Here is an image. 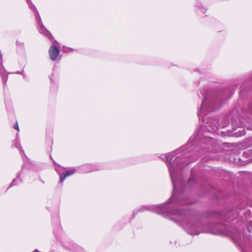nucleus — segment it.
Segmentation results:
<instances>
[{
	"label": "nucleus",
	"instance_id": "obj_1",
	"mask_svg": "<svg viewBox=\"0 0 252 252\" xmlns=\"http://www.w3.org/2000/svg\"><path fill=\"white\" fill-rule=\"evenodd\" d=\"M194 202L193 198H188L172 192L168 200L160 205H149L142 206L133 211V218L138 213L146 211L157 213L164 218H168L178 223L189 234L197 235L201 233H210L215 235L229 236L240 249V229L230 231L228 225L234 224L237 220L238 214L236 211L231 210L217 215L218 218L223 223L220 228L214 229L212 224L203 222L200 217L192 215L189 207L181 209H175L178 205H189Z\"/></svg>",
	"mask_w": 252,
	"mask_h": 252
},
{
	"label": "nucleus",
	"instance_id": "obj_2",
	"mask_svg": "<svg viewBox=\"0 0 252 252\" xmlns=\"http://www.w3.org/2000/svg\"><path fill=\"white\" fill-rule=\"evenodd\" d=\"M195 142L193 136H191L187 144L160 157L168 167L173 187V192L188 198H192L190 192L197 185L196 178L193 175L194 169L192 168L191 177L185 184L183 173L190 163L196 160L203 154Z\"/></svg>",
	"mask_w": 252,
	"mask_h": 252
},
{
	"label": "nucleus",
	"instance_id": "obj_3",
	"mask_svg": "<svg viewBox=\"0 0 252 252\" xmlns=\"http://www.w3.org/2000/svg\"><path fill=\"white\" fill-rule=\"evenodd\" d=\"M225 92L218 94V93H215L208 88L200 91V94L203 99L200 106L198 107L197 115L199 120L202 121V125L204 126H202L197 133L192 136L203 154L207 152L210 146H212L215 141L208 136H202V131L206 129L211 132H216L220 126L225 127L230 123L229 116L223 117L220 124L216 118L208 117L207 121L205 119V116L209 113L215 111L220 107L224 99L229 98V96H225Z\"/></svg>",
	"mask_w": 252,
	"mask_h": 252
},
{
	"label": "nucleus",
	"instance_id": "obj_4",
	"mask_svg": "<svg viewBox=\"0 0 252 252\" xmlns=\"http://www.w3.org/2000/svg\"><path fill=\"white\" fill-rule=\"evenodd\" d=\"M239 123L233 117L231 119V125L233 129V135L236 137L244 135L247 130H252V98L243 107L242 113L238 118Z\"/></svg>",
	"mask_w": 252,
	"mask_h": 252
},
{
	"label": "nucleus",
	"instance_id": "obj_5",
	"mask_svg": "<svg viewBox=\"0 0 252 252\" xmlns=\"http://www.w3.org/2000/svg\"><path fill=\"white\" fill-rule=\"evenodd\" d=\"M54 164L56 166L55 170L60 176V180L58 184V187H62L63 183L66 178L73 175L77 170H79L82 173H88L100 170L102 169L101 166L98 163H88L83 164L76 168H71L66 172H63L64 168L57 164L53 160Z\"/></svg>",
	"mask_w": 252,
	"mask_h": 252
},
{
	"label": "nucleus",
	"instance_id": "obj_6",
	"mask_svg": "<svg viewBox=\"0 0 252 252\" xmlns=\"http://www.w3.org/2000/svg\"><path fill=\"white\" fill-rule=\"evenodd\" d=\"M14 145L15 147L19 150L23 160V163L21 170L17 173L16 178L12 180V182L9 186L8 189L14 186L19 185L22 183L23 181V179L27 172V170L31 169L32 166V162L30 161L28 158L25 155L24 151L22 149L20 142V138L15 139Z\"/></svg>",
	"mask_w": 252,
	"mask_h": 252
},
{
	"label": "nucleus",
	"instance_id": "obj_7",
	"mask_svg": "<svg viewBox=\"0 0 252 252\" xmlns=\"http://www.w3.org/2000/svg\"><path fill=\"white\" fill-rule=\"evenodd\" d=\"M29 7L34 12L39 32L41 34H44L50 40L52 41L53 39V36L43 25L40 15L35 6L32 3H31L29 5Z\"/></svg>",
	"mask_w": 252,
	"mask_h": 252
},
{
	"label": "nucleus",
	"instance_id": "obj_8",
	"mask_svg": "<svg viewBox=\"0 0 252 252\" xmlns=\"http://www.w3.org/2000/svg\"><path fill=\"white\" fill-rule=\"evenodd\" d=\"M53 43L54 44L50 47L48 53L50 59L52 61H55L60 53V49L56 45L54 44L55 43L58 44L57 41L55 40Z\"/></svg>",
	"mask_w": 252,
	"mask_h": 252
},
{
	"label": "nucleus",
	"instance_id": "obj_9",
	"mask_svg": "<svg viewBox=\"0 0 252 252\" xmlns=\"http://www.w3.org/2000/svg\"><path fill=\"white\" fill-rule=\"evenodd\" d=\"M194 8L195 12L202 17H205L207 8L202 4L201 0H196Z\"/></svg>",
	"mask_w": 252,
	"mask_h": 252
},
{
	"label": "nucleus",
	"instance_id": "obj_10",
	"mask_svg": "<svg viewBox=\"0 0 252 252\" xmlns=\"http://www.w3.org/2000/svg\"><path fill=\"white\" fill-rule=\"evenodd\" d=\"M64 247L72 252H86L83 248L72 242H70L65 245Z\"/></svg>",
	"mask_w": 252,
	"mask_h": 252
},
{
	"label": "nucleus",
	"instance_id": "obj_11",
	"mask_svg": "<svg viewBox=\"0 0 252 252\" xmlns=\"http://www.w3.org/2000/svg\"><path fill=\"white\" fill-rule=\"evenodd\" d=\"M250 91V87L245 88L243 86L240 87V90L239 92V99L238 100L239 103H240V101H242L245 100V97L247 95V94L249 93Z\"/></svg>",
	"mask_w": 252,
	"mask_h": 252
},
{
	"label": "nucleus",
	"instance_id": "obj_12",
	"mask_svg": "<svg viewBox=\"0 0 252 252\" xmlns=\"http://www.w3.org/2000/svg\"><path fill=\"white\" fill-rule=\"evenodd\" d=\"M242 157L243 158H248L246 161L249 162H252V151L248 150L244 152L242 155Z\"/></svg>",
	"mask_w": 252,
	"mask_h": 252
},
{
	"label": "nucleus",
	"instance_id": "obj_13",
	"mask_svg": "<svg viewBox=\"0 0 252 252\" xmlns=\"http://www.w3.org/2000/svg\"><path fill=\"white\" fill-rule=\"evenodd\" d=\"M242 147L247 149L252 146V137H249L242 143Z\"/></svg>",
	"mask_w": 252,
	"mask_h": 252
},
{
	"label": "nucleus",
	"instance_id": "obj_14",
	"mask_svg": "<svg viewBox=\"0 0 252 252\" xmlns=\"http://www.w3.org/2000/svg\"><path fill=\"white\" fill-rule=\"evenodd\" d=\"M244 216H242V220L243 222L245 221H247L248 220L250 219L251 216V211L248 210H246L245 212L243 213Z\"/></svg>",
	"mask_w": 252,
	"mask_h": 252
},
{
	"label": "nucleus",
	"instance_id": "obj_15",
	"mask_svg": "<svg viewBox=\"0 0 252 252\" xmlns=\"http://www.w3.org/2000/svg\"><path fill=\"white\" fill-rule=\"evenodd\" d=\"M250 80L252 81V73L247 74V75H244L241 76V80Z\"/></svg>",
	"mask_w": 252,
	"mask_h": 252
},
{
	"label": "nucleus",
	"instance_id": "obj_16",
	"mask_svg": "<svg viewBox=\"0 0 252 252\" xmlns=\"http://www.w3.org/2000/svg\"><path fill=\"white\" fill-rule=\"evenodd\" d=\"M74 51H76L77 50H76L75 49L71 48L66 47H64L63 48V51L65 53H67V52H72Z\"/></svg>",
	"mask_w": 252,
	"mask_h": 252
},
{
	"label": "nucleus",
	"instance_id": "obj_17",
	"mask_svg": "<svg viewBox=\"0 0 252 252\" xmlns=\"http://www.w3.org/2000/svg\"><path fill=\"white\" fill-rule=\"evenodd\" d=\"M13 74H21L22 75L23 77L25 79L26 78V75L25 74V72H24V69H23L21 71H17L16 72H14V73H13Z\"/></svg>",
	"mask_w": 252,
	"mask_h": 252
},
{
	"label": "nucleus",
	"instance_id": "obj_18",
	"mask_svg": "<svg viewBox=\"0 0 252 252\" xmlns=\"http://www.w3.org/2000/svg\"><path fill=\"white\" fill-rule=\"evenodd\" d=\"M247 229L249 232H251V230H252V221L249 222L247 226Z\"/></svg>",
	"mask_w": 252,
	"mask_h": 252
},
{
	"label": "nucleus",
	"instance_id": "obj_19",
	"mask_svg": "<svg viewBox=\"0 0 252 252\" xmlns=\"http://www.w3.org/2000/svg\"><path fill=\"white\" fill-rule=\"evenodd\" d=\"M13 128L17 130L18 131H19V126L17 122H16L15 124L14 125Z\"/></svg>",
	"mask_w": 252,
	"mask_h": 252
},
{
	"label": "nucleus",
	"instance_id": "obj_20",
	"mask_svg": "<svg viewBox=\"0 0 252 252\" xmlns=\"http://www.w3.org/2000/svg\"><path fill=\"white\" fill-rule=\"evenodd\" d=\"M16 44L17 46H23L24 45V43H22V42H16Z\"/></svg>",
	"mask_w": 252,
	"mask_h": 252
},
{
	"label": "nucleus",
	"instance_id": "obj_21",
	"mask_svg": "<svg viewBox=\"0 0 252 252\" xmlns=\"http://www.w3.org/2000/svg\"><path fill=\"white\" fill-rule=\"evenodd\" d=\"M249 175L250 176V178H251L250 181H251V183H252V173H249Z\"/></svg>",
	"mask_w": 252,
	"mask_h": 252
},
{
	"label": "nucleus",
	"instance_id": "obj_22",
	"mask_svg": "<svg viewBox=\"0 0 252 252\" xmlns=\"http://www.w3.org/2000/svg\"><path fill=\"white\" fill-rule=\"evenodd\" d=\"M27 2L28 4V5L31 3H32L31 0H27Z\"/></svg>",
	"mask_w": 252,
	"mask_h": 252
},
{
	"label": "nucleus",
	"instance_id": "obj_23",
	"mask_svg": "<svg viewBox=\"0 0 252 252\" xmlns=\"http://www.w3.org/2000/svg\"><path fill=\"white\" fill-rule=\"evenodd\" d=\"M17 138H20L18 133H17L16 134V138L15 139H17Z\"/></svg>",
	"mask_w": 252,
	"mask_h": 252
},
{
	"label": "nucleus",
	"instance_id": "obj_24",
	"mask_svg": "<svg viewBox=\"0 0 252 252\" xmlns=\"http://www.w3.org/2000/svg\"><path fill=\"white\" fill-rule=\"evenodd\" d=\"M198 70H199V69H196L195 70V71H198Z\"/></svg>",
	"mask_w": 252,
	"mask_h": 252
},
{
	"label": "nucleus",
	"instance_id": "obj_25",
	"mask_svg": "<svg viewBox=\"0 0 252 252\" xmlns=\"http://www.w3.org/2000/svg\"><path fill=\"white\" fill-rule=\"evenodd\" d=\"M198 95H199V97H201V96H200V95L199 94H198Z\"/></svg>",
	"mask_w": 252,
	"mask_h": 252
}]
</instances>
